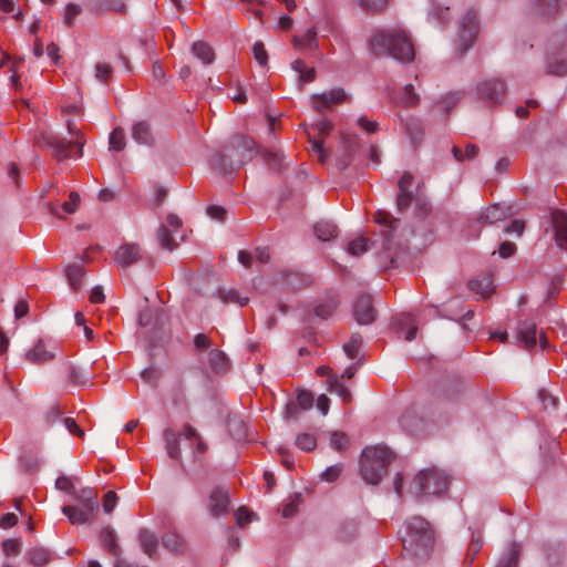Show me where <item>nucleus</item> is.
<instances>
[{
    "instance_id": "f257e3e1",
    "label": "nucleus",
    "mask_w": 567,
    "mask_h": 567,
    "mask_svg": "<svg viewBox=\"0 0 567 567\" xmlns=\"http://www.w3.org/2000/svg\"><path fill=\"white\" fill-rule=\"evenodd\" d=\"M404 551L414 560H425L434 546V532L420 516L408 520L400 532Z\"/></svg>"
},
{
    "instance_id": "f03ea898",
    "label": "nucleus",
    "mask_w": 567,
    "mask_h": 567,
    "mask_svg": "<svg viewBox=\"0 0 567 567\" xmlns=\"http://www.w3.org/2000/svg\"><path fill=\"white\" fill-rule=\"evenodd\" d=\"M370 47L375 53L388 54L403 62L412 61L415 54L409 34L400 27L375 31Z\"/></svg>"
},
{
    "instance_id": "7ed1b4c3",
    "label": "nucleus",
    "mask_w": 567,
    "mask_h": 567,
    "mask_svg": "<svg viewBox=\"0 0 567 567\" xmlns=\"http://www.w3.org/2000/svg\"><path fill=\"white\" fill-rule=\"evenodd\" d=\"M392 460L393 454L386 446L375 445L364 449L360 468L363 480L369 484L377 485Z\"/></svg>"
},
{
    "instance_id": "20e7f679",
    "label": "nucleus",
    "mask_w": 567,
    "mask_h": 567,
    "mask_svg": "<svg viewBox=\"0 0 567 567\" xmlns=\"http://www.w3.org/2000/svg\"><path fill=\"white\" fill-rule=\"evenodd\" d=\"M449 477L436 468L421 471L412 482L411 489L416 495H436L446 491Z\"/></svg>"
},
{
    "instance_id": "39448f33",
    "label": "nucleus",
    "mask_w": 567,
    "mask_h": 567,
    "mask_svg": "<svg viewBox=\"0 0 567 567\" xmlns=\"http://www.w3.org/2000/svg\"><path fill=\"white\" fill-rule=\"evenodd\" d=\"M66 126H68L69 133L72 135V138L68 142L64 141L63 138L52 135V134L43 136V142L45 143V145H48L50 148H52L53 156L59 161L71 156L70 150L73 145L79 146L76 156L78 157L82 156V147H83L82 133L74 128V125L71 121L66 122Z\"/></svg>"
},
{
    "instance_id": "423d86ee",
    "label": "nucleus",
    "mask_w": 567,
    "mask_h": 567,
    "mask_svg": "<svg viewBox=\"0 0 567 567\" xmlns=\"http://www.w3.org/2000/svg\"><path fill=\"white\" fill-rule=\"evenodd\" d=\"M347 97V93L343 89H332L329 92L313 94L310 99V104L315 111L322 112L343 103Z\"/></svg>"
},
{
    "instance_id": "0eeeda50",
    "label": "nucleus",
    "mask_w": 567,
    "mask_h": 567,
    "mask_svg": "<svg viewBox=\"0 0 567 567\" xmlns=\"http://www.w3.org/2000/svg\"><path fill=\"white\" fill-rule=\"evenodd\" d=\"M230 505L229 492L221 487L214 488L209 494L208 509L213 517L218 518L228 514Z\"/></svg>"
},
{
    "instance_id": "6e6552de",
    "label": "nucleus",
    "mask_w": 567,
    "mask_h": 567,
    "mask_svg": "<svg viewBox=\"0 0 567 567\" xmlns=\"http://www.w3.org/2000/svg\"><path fill=\"white\" fill-rule=\"evenodd\" d=\"M505 94V85L499 80H489L481 83L478 95L484 102L494 105L501 102Z\"/></svg>"
},
{
    "instance_id": "1a4fd4ad",
    "label": "nucleus",
    "mask_w": 567,
    "mask_h": 567,
    "mask_svg": "<svg viewBox=\"0 0 567 567\" xmlns=\"http://www.w3.org/2000/svg\"><path fill=\"white\" fill-rule=\"evenodd\" d=\"M354 319L359 324L372 323L375 319V310L372 298L368 295L360 296L353 307Z\"/></svg>"
},
{
    "instance_id": "9d476101",
    "label": "nucleus",
    "mask_w": 567,
    "mask_h": 567,
    "mask_svg": "<svg viewBox=\"0 0 567 567\" xmlns=\"http://www.w3.org/2000/svg\"><path fill=\"white\" fill-rule=\"evenodd\" d=\"M182 226V220L177 215L169 214L166 217V225H163L158 231V240L163 248L167 250L175 249L178 244L175 240V237L169 234V229L174 233Z\"/></svg>"
},
{
    "instance_id": "9b49d317",
    "label": "nucleus",
    "mask_w": 567,
    "mask_h": 567,
    "mask_svg": "<svg viewBox=\"0 0 567 567\" xmlns=\"http://www.w3.org/2000/svg\"><path fill=\"white\" fill-rule=\"evenodd\" d=\"M63 514L68 517L69 522L73 525L85 524L93 519L97 509L93 507L83 506L79 504L78 506H64L62 508Z\"/></svg>"
},
{
    "instance_id": "f8f14e48",
    "label": "nucleus",
    "mask_w": 567,
    "mask_h": 567,
    "mask_svg": "<svg viewBox=\"0 0 567 567\" xmlns=\"http://www.w3.org/2000/svg\"><path fill=\"white\" fill-rule=\"evenodd\" d=\"M477 34V22L474 13H467L458 33V41L463 43L462 51L466 50L474 41Z\"/></svg>"
},
{
    "instance_id": "ddd939ff",
    "label": "nucleus",
    "mask_w": 567,
    "mask_h": 567,
    "mask_svg": "<svg viewBox=\"0 0 567 567\" xmlns=\"http://www.w3.org/2000/svg\"><path fill=\"white\" fill-rule=\"evenodd\" d=\"M141 258V248L136 244H126L121 246L114 255L118 267H127Z\"/></svg>"
},
{
    "instance_id": "4468645a",
    "label": "nucleus",
    "mask_w": 567,
    "mask_h": 567,
    "mask_svg": "<svg viewBox=\"0 0 567 567\" xmlns=\"http://www.w3.org/2000/svg\"><path fill=\"white\" fill-rule=\"evenodd\" d=\"M55 347H49L43 340H39L27 352L25 358L32 363H44L55 357Z\"/></svg>"
},
{
    "instance_id": "2eb2a0df",
    "label": "nucleus",
    "mask_w": 567,
    "mask_h": 567,
    "mask_svg": "<svg viewBox=\"0 0 567 567\" xmlns=\"http://www.w3.org/2000/svg\"><path fill=\"white\" fill-rule=\"evenodd\" d=\"M553 227L557 245L567 250V215L564 212L553 213Z\"/></svg>"
},
{
    "instance_id": "dca6fc26",
    "label": "nucleus",
    "mask_w": 567,
    "mask_h": 567,
    "mask_svg": "<svg viewBox=\"0 0 567 567\" xmlns=\"http://www.w3.org/2000/svg\"><path fill=\"white\" fill-rule=\"evenodd\" d=\"M254 142L250 141V140H245L244 142V148L247 151V153H245L243 155V159L239 161V163L236 165V166H230L229 169H227L225 167V155H218L216 156L213 162H212V165L214 166V168L216 169H219L220 172H224V173H227V172H231L234 169H237L239 168L246 161H249L251 159L252 157V151H254Z\"/></svg>"
},
{
    "instance_id": "f3484780",
    "label": "nucleus",
    "mask_w": 567,
    "mask_h": 567,
    "mask_svg": "<svg viewBox=\"0 0 567 567\" xmlns=\"http://www.w3.org/2000/svg\"><path fill=\"white\" fill-rule=\"evenodd\" d=\"M518 338L526 348H532L537 342V328L534 322H520L518 328Z\"/></svg>"
},
{
    "instance_id": "a211bd4d",
    "label": "nucleus",
    "mask_w": 567,
    "mask_h": 567,
    "mask_svg": "<svg viewBox=\"0 0 567 567\" xmlns=\"http://www.w3.org/2000/svg\"><path fill=\"white\" fill-rule=\"evenodd\" d=\"M132 137L136 143L142 145H152L154 142L150 125L145 122H137L133 125Z\"/></svg>"
},
{
    "instance_id": "6ab92c4d",
    "label": "nucleus",
    "mask_w": 567,
    "mask_h": 567,
    "mask_svg": "<svg viewBox=\"0 0 567 567\" xmlns=\"http://www.w3.org/2000/svg\"><path fill=\"white\" fill-rule=\"evenodd\" d=\"M471 289L483 298L491 296L494 291L493 278L489 275H484L470 282Z\"/></svg>"
},
{
    "instance_id": "aec40b11",
    "label": "nucleus",
    "mask_w": 567,
    "mask_h": 567,
    "mask_svg": "<svg viewBox=\"0 0 567 567\" xmlns=\"http://www.w3.org/2000/svg\"><path fill=\"white\" fill-rule=\"evenodd\" d=\"M192 52L205 65L213 63L215 60L213 48L204 41L195 42L192 47Z\"/></svg>"
},
{
    "instance_id": "412c9836",
    "label": "nucleus",
    "mask_w": 567,
    "mask_h": 567,
    "mask_svg": "<svg viewBox=\"0 0 567 567\" xmlns=\"http://www.w3.org/2000/svg\"><path fill=\"white\" fill-rule=\"evenodd\" d=\"M507 217L506 210L499 205H492L480 215V221L483 224H495Z\"/></svg>"
},
{
    "instance_id": "4be33fe9",
    "label": "nucleus",
    "mask_w": 567,
    "mask_h": 567,
    "mask_svg": "<svg viewBox=\"0 0 567 567\" xmlns=\"http://www.w3.org/2000/svg\"><path fill=\"white\" fill-rule=\"evenodd\" d=\"M138 539L144 553L153 557L158 547L157 537L152 532L142 529L138 534Z\"/></svg>"
},
{
    "instance_id": "5701e85b",
    "label": "nucleus",
    "mask_w": 567,
    "mask_h": 567,
    "mask_svg": "<svg viewBox=\"0 0 567 567\" xmlns=\"http://www.w3.org/2000/svg\"><path fill=\"white\" fill-rule=\"evenodd\" d=\"M328 386L330 392L337 393L343 403H350L352 400L351 391L346 386L344 382L338 377L328 378Z\"/></svg>"
},
{
    "instance_id": "b1692460",
    "label": "nucleus",
    "mask_w": 567,
    "mask_h": 567,
    "mask_svg": "<svg viewBox=\"0 0 567 567\" xmlns=\"http://www.w3.org/2000/svg\"><path fill=\"white\" fill-rule=\"evenodd\" d=\"M103 547L113 556L120 555V546L116 543L115 534L111 527H104L100 533Z\"/></svg>"
},
{
    "instance_id": "393cba45",
    "label": "nucleus",
    "mask_w": 567,
    "mask_h": 567,
    "mask_svg": "<svg viewBox=\"0 0 567 567\" xmlns=\"http://www.w3.org/2000/svg\"><path fill=\"white\" fill-rule=\"evenodd\" d=\"M395 324L400 329L408 327V331L404 336V339L406 341H412L415 338L417 327L415 326V319L411 313H402L399 317H396Z\"/></svg>"
},
{
    "instance_id": "a878e982",
    "label": "nucleus",
    "mask_w": 567,
    "mask_h": 567,
    "mask_svg": "<svg viewBox=\"0 0 567 567\" xmlns=\"http://www.w3.org/2000/svg\"><path fill=\"white\" fill-rule=\"evenodd\" d=\"M208 363L216 372H223L228 368V359L219 349H210L208 352Z\"/></svg>"
},
{
    "instance_id": "bb28decb",
    "label": "nucleus",
    "mask_w": 567,
    "mask_h": 567,
    "mask_svg": "<svg viewBox=\"0 0 567 567\" xmlns=\"http://www.w3.org/2000/svg\"><path fill=\"white\" fill-rule=\"evenodd\" d=\"M75 501L83 506L93 507L94 509L99 508L97 494L91 487H85L78 492L75 494Z\"/></svg>"
},
{
    "instance_id": "cd10ccee",
    "label": "nucleus",
    "mask_w": 567,
    "mask_h": 567,
    "mask_svg": "<svg viewBox=\"0 0 567 567\" xmlns=\"http://www.w3.org/2000/svg\"><path fill=\"white\" fill-rule=\"evenodd\" d=\"M27 556L29 561L37 567L45 566L51 561V554L44 548H32Z\"/></svg>"
},
{
    "instance_id": "c85d7f7f",
    "label": "nucleus",
    "mask_w": 567,
    "mask_h": 567,
    "mask_svg": "<svg viewBox=\"0 0 567 567\" xmlns=\"http://www.w3.org/2000/svg\"><path fill=\"white\" fill-rule=\"evenodd\" d=\"M315 234L318 239L327 241L337 236V227L329 221H319L315 225Z\"/></svg>"
},
{
    "instance_id": "c756f323",
    "label": "nucleus",
    "mask_w": 567,
    "mask_h": 567,
    "mask_svg": "<svg viewBox=\"0 0 567 567\" xmlns=\"http://www.w3.org/2000/svg\"><path fill=\"white\" fill-rule=\"evenodd\" d=\"M375 223L386 228L385 236L390 237L391 233L394 231L399 225V219L393 218L389 213L379 210L374 217Z\"/></svg>"
},
{
    "instance_id": "7c9ffc66",
    "label": "nucleus",
    "mask_w": 567,
    "mask_h": 567,
    "mask_svg": "<svg viewBox=\"0 0 567 567\" xmlns=\"http://www.w3.org/2000/svg\"><path fill=\"white\" fill-rule=\"evenodd\" d=\"M183 436L186 440L190 441L192 443L196 444V450H195L196 454H203L206 452V450H207L206 444L203 442L200 435L197 433V431L192 425H185V427L183 430Z\"/></svg>"
},
{
    "instance_id": "2f4dec72",
    "label": "nucleus",
    "mask_w": 567,
    "mask_h": 567,
    "mask_svg": "<svg viewBox=\"0 0 567 567\" xmlns=\"http://www.w3.org/2000/svg\"><path fill=\"white\" fill-rule=\"evenodd\" d=\"M66 275L69 278L70 286L73 289H79L82 282V278L84 275L83 267L81 264L70 265L66 269Z\"/></svg>"
},
{
    "instance_id": "473e14b6",
    "label": "nucleus",
    "mask_w": 567,
    "mask_h": 567,
    "mask_svg": "<svg viewBox=\"0 0 567 567\" xmlns=\"http://www.w3.org/2000/svg\"><path fill=\"white\" fill-rule=\"evenodd\" d=\"M109 144L111 151L120 152L124 150L126 145V140L123 128L116 127L111 132L109 137Z\"/></svg>"
},
{
    "instance_id": "72a5a7b5",
    "label": "nucleus",
    "mask_w": 567,
    "mask_h": 567,
    "mask_svg": "<svg viewBox=\"0 0 567 567\" xmlns=\"http://www.w3.org/2000/svg\"><path fill=\"white\" fill-rule=\"evenodd\" d=\"M348 252L358 257L369 250V240L363 236L357 237L348 244Z\"/></svg>"
},
{
    "instance_id": "f704fd0d",
    "label": "nucleus",
    "mask_w": 567,
    "mask_h": 567,
    "mask_svg": "<svg viewBox=\"0 0 567 567\" xmlns=\"http://www.w3.org/2000/svg\"><path fill=\"white\" fill-rule=\"evenodd\" d=\"M296 445L305 452H311L317 446V437L310 433L298 434L296 437Z\"/></svg>"
},
{
    "instance_id": "c9c22d12",
    "label": "nucleus",
    "mask_w": 567,
    "mask_h": 567,
    "mask_svg": "<svg viewBox=\"0 0 567 567\" xmlns=\"http://www.w3.org/2000/svg\"><path fill=\"white\" fill-rule=\"evenodd\" d=\"M220 298L225 303H236L240 307L247 305L248 297L241 296L237 290L229 289L220 291Z\"/></svg>"
},
{
    "instance_id": "e433bc0d",
    "label": "nucleus",
    "mask_w": 567,
    "mask_h": 567,
    "mask_svg": "<svg viewBox=\"0 0 567 567\" xmlns=\"http://www.w3.org/2000/svg\"><path fill=\"white\" fill-rule=\"evenodd\" d=\"M362 346V338L353 334L343 346V350L350 359H355Z\"/></svg>"
},
{
    "instance_id": "4c0bfd02",
    "label": "nucleus",
    "mask_w": 567,
    "mask_h": 567,
    "mask_svg": "<svg viewBox=\"0 0 567 567\" xmlns=\"http://www.w3.org/2000/svg\"><path fill=\"white\" fill-rule=\"evenodd\" d=\"M350 444L349 436L343 432H333L330 435V445L336 451H344Z\"/></svg>"
},
{
    "instance_id": "58836bf2",
    "label": "nucleus",
    "mask_w": 567,
    "mask_h": 567,
    "mask_svg": "<svg viewBox=\"0 0 567 567\" xmlns=\"http://www.w3.org/2000/svg\"><path fill=\"white\" fill-rule=\"evenodd\" d=\"M81 12L82 7L80 4L68 3L62 13L64 24L68 27L72 25L75 19L81 14Z\"/></svg>"
},
{
    "instance_id": "ea45409f",
    "label": "nucleus",
    "mask_w": 567,
    "mask_h": 567,
    "mask_svg": "<svg viewBox=\"0 0 567 567\" xmlns=\"http://www.w3.org/2000/svg\"><path fill=\"white\" fill-rule=\"evenodd\" d=\"M518 549L516 546H511L507 551L502 556L496 567H517Z\"/></svg>"
},
{
    "instance_id": "a19ab883",
    "label": "nucleus",
    "mask_w": 567,
    "mask_h": 567,
    "mask_svg": "<svg viewBox=\"0 0 567 567\" xmlns=\"http://www.w3.org/2000/svg\"><path fill=\"white\" fill-rule=\"evenodd\" d=\"M546 72L548 74H553V75H559V76L566 75L567 74V61H565L563 59L555 58L554 60H551L548 63Z\"/></svg>"
},
{
    "instance_id": "79ce46f5",
    "label": "nucleus",
    "mask_w": 567,
    "mask_h": 567,
    "mask_svg": "<svg viewBox=\"0 0 567 567\" xmlns=\"http://www.w3.org/2000/svg\"><path fill=\"white\" fill-rule=\"evenodd\" d=\"M365 11H379L386 7L389 0H353Z\"/></svg>"
},
{
    "instance_id": "37998d69",
    "label": "nucleus",
    "mask_w": 567,
    "mask_h": 567,
    "mask_svg": "<svg viewBox=\"0 0 567 567\" xmlns=\"http://www.w3.org/2000/svg\"><path fill=\"white\" fill-rule=\"evenodd\" d=\"M235 519L237 525L243 526L247 523L256 520L257 515L254 512L248 511L246 507H239L235 512Z\"/></svg>"
},
{
    "instance_id": "c03bdc74",
    "label": "nucleus",
    "mask_w": 567,
    "mask_h": 567,
    "mask_svg": "<svg viewBox=\"0 0 567 567\" xmlns=\"http://www.w3.org/2000/svg\"><path fill=\"white\" fill-rule=\"evenodd\" d=\"M316 31L313 29H309L301 37H293L292 43L297 49H303L307 45H310L316 39Z\"/></svg>"
},
{
    "instance_id": "a18cd8bd",
    "label": "nucleus",
    "mask_w": 567,
    "mask_h": 567,
    "mask_svg": "<svg viewBox=\"0 0 567 567\" xmlns=\"http://www.w3.org/2000/svg\"><path fill=\"white\" fill-rule=\"evenodd\" d=\"M163 544L172 551H178L183 547L182 538L175 533L166 534L163 538Z\"/></svg>"
},
{
    "instance_id": "49530a36",
    "label": "nucleus",
    "mask_w": 567,
    "mask_h": 567,
    "mask_svg": "<svg viewBox=\"0 0 567 567\" xmlns=\"http://www.w3.org/2000/svg\"><path fill=\"white\" fill-rule=\"evenodd\" d=\"M142 380L151 386H156L161 378V373L155 368H146L141 372Z\"/></svg>"
},
{
    "instance_id": "de8ad7c7",
    "label": "nucleus",
    "mask_w": 567,
    "mask_h": 567,
    "mask_svg": "<svg viewBox=\"0 0 567 567\" xmlns=\"http://www.w3.org/2000/svg\"><path fill=\"white\" fill-rule=\"evenodd\" d=\"M20 549L21 545L19 539L9 538L2 542V550L7 556H17Z\"/></svg>"
},
{
    "instance_id": "09e8293b",
    "label": "nucleus",
    "mask_w": 567,
    "mask_h": 567,
    "mask_svg": "<svg viewBox=\"0 0 567 567\" xmlns=\"http://www.w3.org/2000/svg\"><path fill=\"white\" fill-rule=\"evenodd\" d=\"M342 468H343L342 464H334L332 466H329L328 468H326L322 472L321 477L326 482H329V483L334 482L340 476Z\"/></svg>"
},
{
    "instance_id": "8fccbe9b",
    "label": "nucleus",
    "mask_w": 567,
    "mask_h": 567,
    "mask_svg": "<svg viewBox=\"0 0 567 567\" xmlns=\"http://www.w3.org/2000/svg\"><path fill=\"white\" fill-rule=\"evenodd\" d=\"M560 0H536V6L544 14H550L558 10Z\"/></svg>"
},
{
    "instance_id": "3c124183",
    "label": "nucleus",
    "mask_w": 567,
    "mask_h": 567,
    "mask_svg": "<svg viewBox=\"0 0 567 567\" xmlns=\"http://www.w3.org/2000/svg\"><path fill=\"white\" fill-rule=\"evenodd\" d=\"M417 102V95L414 92L413 85L409 84L404 87L402 96H401V103L405 106H411L416 104Z\"/></svg>"
},
{
    "instance_id": "603ef678",
    "label": "nucleus",
    "mask_w": 567,
    "mask_h": 567,
    "mask_svg": "<svg viewBox=\"0 0 567 567\" xmlns=\"http://www.w3.org/2000/svg\"><path fill=\"white\" fill-rule=\"evenodd\" d=\"M254 56L256 61L261 65L265 66L268 62V55L265 50L262 42H256L252 48Z\"/></svg>"
},
{
    "instance_id": "864d4df0",
    "label": "nucleus",
    "mask_w": 567,
    "mask_h": 567,
    "mask_svg": "<svg viewBox=\"0 0 567 567\" xmlns=\"http://www.w3.org/2000/svg\"><path fill=\"white\" fill-rule=\"evenodd\" d=\"M79 204H80V196L78 193H74L72 192L70 194V197H69V200L64 202L63 205H62V209L66 213V214H73L78 207H79Z\"/></svg>"
},
{
    "instance_id": "5fc2aeb1",
    "label": "nucleus",
    "mask_w": 567,
    "mask_h": 567,
    "mask_svg": "<svg viewBox=\"0 0 567 567\" xmlns=\"http://www.w3.org/2000/svg\"><path fill=\"white\" fill-rule=\"evenodd\" d=\"M70 379L74 383L83 384L90 381L91 374L89 372H83L74 367L70 368Z\"/></svg>"
},
{
    "instance_id": "6e6d98bb",
    "label": "nucleus",
    "mask_w": 567,
    "mask_h": 567,
    "mask_svg": "<svg viewBox=\"0 0 567 567\" xmlns=\"http://www.w3.org/2000/svg\"><path fill=\"white\" fill-rule=\"evenodd\" d=\"M297 404L303 410H309L313 404L312 394L308 391L299 392L297 396Z\"/></svg>"
},
{
    "instance_id": "4d7b16f0",
    "label": "nucleus",
    "mask_w": 567,
    "mask_h": 567,
    "mask_svg": "<svg viewBox=\"0 0 567 567\" xmlns=\"http://www.w3.org/2000/svg\"><path fill=\"white\" fill-rule=\"evenodd\" d=\"M166 442H167V453H168L169 457L174 458V460H179L181 452L178 449L177 439L174 435H172V437L167 436Z\"/></svg>"
},
{
    "instance_id": "13d9d810",
    "label": "nucleus",
    "mask_w": 567,
    "mask_h": 567,
    "mask_svg": "<svg viewBox=\"0 0 567 567\" xmlns=\"http://www.w3.org/2000/svg\"><path fill=\"white\" fill-rule=\"evenodd\" d=\"M116 503H117L116 493L113 492V491H109L104 495V499H103V509H104V512L111 513L114 509V507L116 506Z\"/></svg>"
},
{
    "instance_id": "bf43d9fd",
    "label": "nucleus",
    "mask_w": 567,
    "mask_h": 567,
    "mask_svg": "<svg viewBox=\"0 0 567 567\" xmlns=\"http://www.w3.org/2000/svg\"><path fill=\"white\" fill-rule=\"evenodd\" d=\"M300 503V497L296 496L291 502L286 504L282 508V516L286 518L292 517L297 512Z\"/></svg>"
},
{
    "instance_id": "052dcab7",
    "label": "nucleus",
    "mask_w": 567,
    "mask_h": 567,
    "mask_svg": "<svg viewBox=\"0 0 567 567\" xmlns=\"http://www.w3.org/2000/svg\"><path fill=\"white\" fill-rule=\"evenodd\" d=\"M111 72H112V68L107 63H99L95 66V76L100 81H107Z\"/></svg>"
},
{
    "instance_id": "680f3d73",
    "label": "nucleus",
    "mask_w": 567,
    "mask_h": 567,
    "mask_svg": "<svg viewBox=\"0 0 567 567\" xmlns=\"http://www.w3.org/2000/svg\"><path fill=\"white\" fill-rule=\"evenodd\" d=\"M63 423L70 433L78 435L79 437L84 436V431L78 425L74 419L66 417L63 420Z\"/></svg>"
},
{
    "instance_id": "e2e57ef3",
    "label": "nucleus",
    "mask_w": 567,
    "mask_h": 567,
    "mask_svg": "<svg viewBox=\"0 0 567 567\" xmlns=\"http://www.w3.org/2000/svg\"><path fill=\"white\" fill-rule=\"evenodd\" d=\"M412 183L413 176L410 173H404L399 181V192L412 193Z\"/></svg>"
},
{
    "instance_id": "0e129e2a",
    "label": "nucleus",
    "mask_w": 567,
    "mask_h": 567,
    "mask_svg": "<svg viewBox=\"0 0 567 567\" xmlns=\"http://www.w3.org/2000/svg\"><path fill=\"white\" fill-rule=\"evenodd\" d=\"M18 523V517L14 513H7L0 517V527L3 529L10 528Z\"/></svg>"
},
{
    "instance_id": "69168bd1",
    "label": "nucleus",
    "mask_w": 567,
    "mask_h": 567,
    "mask_svg": "<svg viewBox=\"0 0 567 567\" xmlns=\"http://www.w3.org/2000/svg\"><path fill=\"white\" fill-rule=\"evenodd\" d=\"M310 142H311L312 151L318 155L319 161L321 163H324V161L327 158V152L323 148L322 141H316V140L310 138Z\"/></svg>"
},
{
    "instance_id": "338daca9",
    "label": "nucleus",
    "mask_w": 567,
    "mask_h": 567,
    "mask_svg": "<svg viewBox=\"0 0 567 567\" xmlns=\"http://www.w3.org/2000/svg\"><path fill=\"white\" fill-rule=\"evenodd\" d=\"M516 246L513 243L504 241L501 244L498 254L502 258H508L514 255Z\"/></svg>"
},
{
    "instance_id": "774afa93",
    "label": "nucleus",
    "mask_w": 567,
    "mask_h": 567,
    "mask_svg": "<svg viewBox=\"0 0 567 567\" xmlns=\"http://www.w3.org/2000/svg\"><path fill=\"white\" fill-rule=\"evenodd\" d=\"M29 312V305L24 299H20L14 306V316L17 319H21Z\"/></svg>"
}]
</instances>
